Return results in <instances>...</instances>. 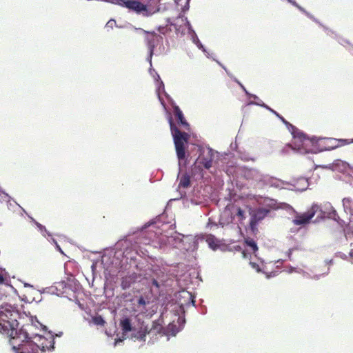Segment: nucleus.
<instances>
[{"mask_svg":"<svg viewBox=\"0 0 353 353\" xmlns=\"http://www.w3.org/2000/svg\"><path fill=\"white\" fill-rule=\"evenodd\" d=\"M10 336V344L15 353H38L39 345L32 341H28L26 333L19 332L14 329H10L7 334Z\"/></svg>","mask_w":353,"mask_h":353,"instance_id":"obj_1","label":"nucleus"},{"mask_svg":"<svg viewBox=\"0 0 353 353\" xmlns=\"http://www.w3.org/2000/svg\"><path fill=\"white\" fill-rule=\"evenodd\" d=\"M157 3L158 0H112V3L125 7L145 17H148L154 12L152 10Z\"/></svg>","mask_w":353,"mask_h":353,"instance_id":"obj_2","label":"nucleus"},{"mask_svg":"<svg viewBox=\"0 0 353 353\" xmlns=\"http://www.w3.org/2000/svg\"><path fill=\"white\" fill-rule=\"evenodd\" d=\"M169 123L174 138L177 157L179 161L183 160L185 158V143H186L189 139V134L180 131L173 123L172 117L169 119Z\"/></svg>","mask_w":353,"mask_h":353,"instance_id":"obj_3","label":"nucleus"},{"mask_svg":"<svg viewBox=\"0 0 353 353\" xmlns=\"http://www.w3.org/2000/svg\"><path fill=\"white\" fill-rule=\"evenodd\" d=\"M320 210V206L314 203L307 212L302 214H297L292 222L295 225L307 224Z\"/></svg>","mask_w":353,"mask_h":353,"instance_id":"obj_4","label":"nucleus"},{"mask_svg":"<svg viewBox=\"0 0 353 353\" xmlns=\"http://www.w3.org/2000/svg\"><path fill=\"white\" fill-rule=\"evenodd\" d=\"M270 212V210L265 208H259L254 212L250 221V228L253 232L256 229L257 223L263 220Z\"/></svg>","mask_w":353,"mask_h":353,"instance_id":"obj_5","label":"nucleus"},{"mask_svg":"<svg viewBox=\"0 0 353 353\" xmlns=\"http://www.w3.org/2000/svg\"><path fill=\"white\" fill-rule=\"evenodd\" d=\"M324 140L325 144L327 145L326 150H334L339 147L353 143V139L349 140L343 139H337L334 138H325Z\"/></svg>","mask_w":353,"mask_h":353,"instance_id":"obj_6","label":"nucleus"},{"mask_svg":"<svg viewBox=\"0 0 353 353\" xmlns=\"http://www.w3.org/2000/svg\"><path fill=\"white\" fill-rule=\"evenodd\" d=\"M196 161L198 163L203 165L205 168H210L213 161V154L212 150H208L206 153L205 151L202 152Z\"/></svg>","mask_w":353,"mask_h":353,"instance_id":"obj_7","label":"nucleus"},{"mask_svg":"<svg viewBox=\"0 0 353 353\" xmlns=\"http://www.w3.org/2000/svg\"><path fill=\"white\" fill-rule=\"evenodd\" d=\"M174 114L177 119L178 123L185 129H189V124L185 119L182 111L178 106L174 107Z\"/></svg>","mask_w":353,"mask_h":353,"instance_id":"obj_8","label":"nucleus"},{"mask_svg":"<svg viewBox=\"0 0 353 353\" xmlns=\"http://www.w3.org/2000/svg\"><path fill=\"white\" fill-rule=\"evenodd\" d=\"M120 326L123 333H128L133 330L131 320L128 317H125L120 321Z\"/></svg>","mask_w":353,"mask_h":353,"instance_id":"obj_9","label":"nucleus"},{"mask_svg":"<svg viewBox=\"0 0 353 353\" xmlns=\"http://www.w3.org/2000/svg\"><path fill=\"white\" fill-rule=\"evenodd\" d=\"M343 205L347 213L353 214V200L350 197H345L343 199Z\"/></svg>","mask_w":353,"mask_h":353,"instance_id":"obj_10","label":"nucleus"},{"mask_svg":"<svg viewBox=\"0 0 353 353\" xmlns=\"http://www.w3.org/2000/svg\"><path fill=\"white\" fill-rule=\"evenodd\" d=\"M232 210L235 211V216L237 217L238 221L241 223L245 219V212L240 207L233 205L232 207Z\"/></svg>","mask_w":353,"mask_h":353,"instance_id":"obj_11","label":"nucleus"},{"mask_svg":"<svg viewBox=\"0 0 353 353\" xmlns=\"http://www.w3.org/2000/svg\"><path fill=\"white\" fill-rule=\"evenodd\" d=\"M148 334H150L149 328L145 326L144 327H141V329L137 332L135 337L141 341H145V336Z\"/></svg>","mask_w":353,"mask_h":353,"instance_id":"obj_12","label":"nucleus"},{"mask_svg":"<svg viewBox=\"0 0 353 353\" xmlns=\"http://www.w3.org/2000/svg\"><path fill=\"white\" fill-rule=\"evenodd\" d=\"M163 330L162 325L159 321H154L152 322V327L149 329L150 333L154 332L156 334H161Z\"/></svg>","mask_w":353,"mask_h":353,"instance_id":"obj_13","label":"nucleus"},{"mask_svg":"<svg viewBox=\"0 0 353 353\" xmlns=\"http://www.w3.org/2000/svg\"><path fill=\"white\" fill-rule=\"evenodd\" d=\"M245 243L250 247L254 254L258 251V246L255 241L250 237L245 239Z\"/></svg>","mask_w":353,"mask_h":353,"instance_id":"obj_14","label":"nucleus"},{"mask_svg":"<svg viewBox=\"0 0 353 353\" xmlns=\"http://www.w3.org/2000/svg\"><path fill=\"white\" fill-rule=\"evenodd\" d=\"M133 279L131 276H125L122 278L121 287L123 290L129 288L133 283Z\"/></svg>","mask_w":353,"mask_h":353,"instance_id":"obj_15","label":"nucleus"},{"mask_svg":"<svg viewBox=\"0 0 353 353\" xmlns=\"http://www.w3.org/2000/svg\"><path fill=\"white\" fill-rule=\"evenodd\" d=\"M54 339L52 336H50V341H49V345L44 343V342L41 343V350L44 351L46 349L52 350L54 349Z\"/></svg>","mask_w":353,"mask_h":353,"instance_id":"obj_16","label":"nucleus"},{"mask_svg":"<svg viewBox=\"0 0 353 353\" xmlns=\"http://www.w3.org/2000/svg\"><path fill=\"white\" fill-rule=\"evenodd\" d=\"M11 327V324L10 322L7 321L6 323H0V332L3 334H8L10 332V329Z\"/></svg>","mask_w":353,"mask_h":353,"instance_id":"obj_17","label":"nucleus"},{"mask_svg":"<svg viewBox=\"0 0 353 353\" xmlns=\"http://www.w3.org/2000/svg\"><path fill=\"white\" fill-rule=\"evenodd\" d=\"M268 183L270 184V186L274 187L276 188H280L283 185V182L281 180L277 179H274V178L270 179L269 180Z\"/></svg>","mask_w":353,"mask_h":353,"instance_id":"obj_18","label":"nucleus"},{"mask_svg":"<svg viewBox=\"0 0 353 353\" xmlns=\"http://www.w3.org/2000/svg\"><path fill=\"white\" fill-rule=\"evenodd\" d=\"M268 110L272 112L274 114H275L285 125L290 126L292 128H294V126L290 124L288 121H286L281 114H279L277 112L274 110L273 109L270 108H268Z\"/></svg>","mask_w":353,"mask_h":353,"instance_id":"obj_19","label":"nucleus"},{"mask_svg":"<svg viewBox=\"0 0 353 353\" xmlns=\"http://www.w3.org/2000/svg\"><path fill=\"white\" fill-rule=\"evenodd\" d=\"M92 321L95 325L103 326L105 321L101 316H96L92 318Z\"/></svg>","mask_w":353,"mask_h":353,"instance_id":"obj_20","label":"nucleus"},{"mask_svg":"<svg viewBox=\"0 0 353 353\" xmlns=\"http://www.w3.org/2000/svg\"><path fill=\"white\" fill-rule=\"evenodd\" d=\"M190 181L188 176H184L181 178L179 185L183 188H187L190 185Z\"/></svg>","mask_w":353,"mask_h":353,"instance_id":"obj_21","label":"nucleus"},{"mask_svg":"<svg viewBox=\"0 0 353 353\" xmlns=\"http://www.w3.org/2000/svg\"><path fill=\"white\" fill-rule=\"evenodd\" d=\"M2 285L8 286V281L5 276H3V274L0 273V286Z\"/></svg>","mask_w":353,"mask_h":353,"instance_id":"obj_22","label":"nucleus"},{"mask_svg":"<svg viewBox=\"0 0 353 353\" xmlns=\"http://www.w3.org/2000/svg\"><path fill=\"white\" fill-rule=\"evenodd\" d=\"M138 304L139 305L145 306L146 305V301L143 296H140L138 299Z\"/></svg>","mask_w":353,"mask_h":353,"instance_id":"obj_23","label":"nucleus"},{"mask_svg":"<svg viewBox=\"0 0 353 353\" xmlns=\"http://www.w3.org/2000/svg\"><path fill=\"white\" fill-rule=\"evenodd\" d=\"M250 264L251 265V266L255 269L257 272H260V268H259V265L254 263V262H250Z\"/></svg>","mask_w":353,"mask_h":353,"instance_id":"obj_24","label":"nucleus"},{"mask_svg":"<svg viewBox=\"0 0 353 353\" xmlns=\"http://www.w3.org/2000/svg\"><path fill=\"white\" fill-rule=\"evenodd\" d=\"M350 247H351V249H350V254L351 257L353 258V243H352L350 244Z\"/></svg>","mask_w":353,"mask_h":353,"instance_id":"obj_25","label":"nucleus"},{"mask_svg":"<svg viewBox=\"0 0 353 353\" xmlns=\"http://www.w3.org/2000/svg\"><path fill=\"white\" fill-rule=\"evenodd\" d=\"M37 226L41 230H42L43 229H45V227L43 226L41 224L39 223H37Z\"/></svg>","mask_w":353,"mask_h":353,"instance_id":"obj_26","label":"nucleus"},{"mask_svg":"<svg viewBox=\"0 0 353 353\" xmlns=\"http://www.w3.org/2000/svg\"><path fill=\"white\" fill-rule=\"evenodd\" d=\"M153 285H154L157 287H159V283L156 280H154L152 282Z\"/></svg>","mask_w":353,"mask_h":353,"instance_id":"obj_27","label":"nucleus"},{"mask_svg":"<svg viewBox=\"0 0 353 353\" xmlns=\"http://www.w3.org/2000/svg\"><path fill=\"white\" fill-rule=\"evenodd\" d=\"M242 254H243L244 258L247 257V254H246V252L245 251L242 252Z\"/></svg>","mask_w":353,"mask_h":353,"instance_id":"obj_28","label":"nucleus"},{"mask_svg":"<svg viewBox=\"0 0 353 353\" xmlns=\"http://www.w3.org/2000/svg\"><path fill=\"white\" fill-rule=\"evenodd\" d=\"M150 46L151 47V50H152V49L154 48V44H152L151 41H150Z\"/></svg>","mask_w":353,"mask_h":353,"instance_id":"obj_29","label":"nucleus"},{"mask_svg":"<svg viewBox=\"0 0 353 353\" xmlns=\"http://www.w3.org/2000/svg\"><path fill=\"white\" fill-rule=\"evenodd\" d=\"M163 28L159 27V29H158V30H159L160 32L163 33V31H162V30H163Z\"/></svg>","mask_w":353,"mask_h":353,"instance_id":"obj_30","label":"nucleus"},{"mask_svg":"<svg viewBox=\"0 0 353 353\" xmlns=\"http://www.w3.org/2000/svg\"><path fill=\"white\" fill-rule=\"evenodd\" d=\"M150 34H151L152 36L155 37L157 36V34L155 32H149Z\"/></svg>","mask_w":353,"mask_h":353,"instance_id":"obj_31","label":"nucleus"},{"mask_svg":"<svg viewBox=\"0 0 353 353\" xmlns=\"http://www.w3.org/2000/svg\"><path fill=\"white\" fill-rule=\"evenodd\" d=\"M300 138H301V139H304V138H305V136H304L303 134H301V135L300 136Z\"/></svg>","mask_w":353,"mask_h":353,"instance_id":"obj_32","label":"nucleus"},{"mask_svg":"<svg viewBox=\"0 0 353 353\" xmlns=\"http://www.w3.org/2000/svg\"><path fill=\"white\" fill-rule=\"evenodd\" d=\"M0 319H1L3 321H6L5 319H3L1 316V314H0Z\"/></svg>","mask_w":353,"mask_h":353,"instance_id":"obj_33","label":"nucleus"}]
</instances>
